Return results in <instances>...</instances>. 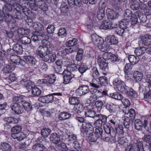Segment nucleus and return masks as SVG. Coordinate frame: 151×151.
Returning <instances> with one entry per match:
<instances>
[{
    "instance_id": "1",
    "label": "nucleus",
    "mask_w": 151,
    "mask_h": 151,
    "mask_svg": "<svg viewBox=\"0 0 151 151\" xmlns=\"http://www.w3.org/2000/svg\"><path fill=\"white\" fill-rule=\"evenodd\" d=\"M41 42L43 45L39 47L36 52L37 54L44 62L49 63L54 62L56 59L55 55L52 53L54 45L45 39L43 40Z\"/></svg>"
},
{
    "instance_id": "2",
    "label": "nucleus",
    "mask_w": 151,
    "mask_h": 151,
    "mask_svg": "<svg viewBox=\"0 0 151 151\" xmlns=\"http://www.w3.org/2000/svg\"><path fill=\"white\" fill-rule=\"evenodd\" d=\"M110 79L112 82L113 85L116 91L124 93L126 90V86L124 81L119 78L117 75H115L111 76Z\"/></svg>"
},
{
    "instance_id": "3",
    "label": "nucleus",
    "mask_w": 151,
    "mask_h": 151,
    "mask_svg": "<svg viewBox=\"0 0 151 151\" xmlns=\"http://www.w3.org/2000/svg\"><path fill=\"white\" fill-rule=\"evenodd\" d=\"M90 91L88 86L82 85L80 86L76 91V93L77 95L81 96L86 94L88 95Z\"/></svg>"
},
{
    "instance_id": "4",
    "label": "nucleus",
    "mask_w": 151,
    "mask_h": 151,
    "mask_svg": "<svg viewBox=\"0 0 151 151\" xmlns=\"http://www.w3.org/2000/svg\"><path fill=\"white\" fill-rule=\"evenodd\" d=\"M19 4L16 3L13 4V6L15 9L13 12L12 16L15 19H23V15L24 14L22 13L21 8L19 7Z\"/></svg>"
},
{
    "instance_id": "5",
    "label": "nucleus",
    "mask_w": 151,
    "mask_h": 151,
    "mask_svg": "<svg viewBox=\"0 0 151 151\" xmlns=\"http://www.w3.org/2000/svg\"><path fill=\"white\" fill-rule=\"evenodd\" d=\"M146 51V53L150 54L151 52V49L149 47L146 48L143 46H141L140 47L136 48L134 51V53L137 57L143 55Z\"/></svg>"
},
{
    "instance_id": "6",
    "label": "nucleus",
    "mask_w": 151,
    "mask_h": 151,
    "mask_svg": "<svg viewBox=\"0 0 151 151\" xmlns=\"http://www.w3.org/2000/svg\"><path fill=\"white\" fill-rule=\"evenodd\" d=\"M13 51L19 54L22 53L23 51L22 46L18 43L14 44L13 46V49H8L7 51V53L8 55H10L12 54Z\"/></svg>"
},
{
    "instance_id": "7",
    "label": "nucleus",
    "mask_w": 151,
    "mask_h": 151,
    "mask_svg": "<svg viewBox=\"0 0 151 151\" xmlns=\"http://www.w3.org/2000/svg\"><path fill=\"white\" fill-rule=\"evenodd\" d=\"M151 36L150 35H145L141 38L139 42V45L142 44V46H148L151 44Z\"/></svg>"
},
{
    "instance_id": "8",
    "label": "nucleus",
    "mask_w": 151,
    "mask_h": 151,
    "mask_svg": "<svg viewBox=\"0 0 151 151\" xmlns=\"http://www.w3.org/2000/svg\"><path fill=\"white\" fill-rule=\"evenodd\" d=\"M10 107L12 110L16 114H22L23 112L22 106L17 103H13L11 104Z\"/></svg>"
},
{
    "instance_id": "9",
    "label": "nucleus",
    "mask_w": 151,
    "mask_h": 151,
    "mask_svg": "<svg viewBox=\"0 0 151 151\" xmlns=\"http://www.w3.org/2000/svg\"><path fill=\"white\" fill-rule=\"evenodd\" d=\"M56 78L54 74H50L48 76L46 79H42V83L46 84L47 86H50L56 81Z\"/></svg>"
},
{
    "instance_id": "10",
    "label": "nucleus",
    "mask_w": 151,
    "mask_h": 151,
    "mask_svg": "<svg viewBox=\"0 0 151 151\" xmlns=\"http://www.w3.org/2000/svg\"><path fill=\"white\" fill-rule=\"evenodd\" d=\"M91 39L93 43L98 47L103 44L104 42L102 37L96 34H93L92 35Z\"/></svg>"
},
{
    "instance_id": "11",
    "label": "nucleus",
    "mask_w": 151,
    "mask_h": 151,
    "mask_svg": "<svg viewBox=\"0 0 151 151\" xmlns=\"http://www.w3.org/2000/svg\"><path fill=\"white\" fill-rule=\"evenodd\" d=\"M50 140L55 144H58L61 142L62 139L60 136L56 133H53L50 135Z\"/></svg>"
},
{
    "instance_id": "12",
    "label": "nucleus",
    "mask_w": 151,
    "mask_h": 151,
    "mask_svg": "<svg viewBox=\"0 0 151 151\" xmlns=\"http://www.w3.org/2000/svg\"><path fill=\"white\" fill-rule=\"evenodd\" d=\"M105 41L109 45L117 44L118 42L117 38L113 35H109L105 38Z\"/></svg>"
},
{
    "instance_id": "13",
    "label": "nucleus",
    "mask_w": 151,
    "mask_h": 151,
    "mask_svg": "<svg viewBox=\"0 0 151 151\" xmlns=\"http://www.w3.org/2000/svg\"><path fill=\"white\" fill-rule=\"evenodd\" d=\"M123 93L125 94L127 96L131 98H136L137 97V94L132 88H130L127 86H126V90Z\"/></svg>"
},
{
    "instance_id": "14",
    "label": "nucleus",
    "mask_w": 151,
    "mask_h": 151,
    "mask_svg": "<svg viewBox=\"0 0 151 151\" xmlns=\"http://www.w3.org/2000/svg\"><path fill=\"white\" fill-rule=\"evenodd\" d=\"M53 97L51 94L43 96L39 98L38 100L43 103H51L53 101Z\"/></svg>"
},
{
    "instance_id": "15",
    "label": "nucleus",
    "mask_w": 151,
    "mask_h": 151,
    "mask_svg": "<svg viewBox=\"0 0 151 151\" xmlns=\"http://www.w3.org/2000/svg\"><path fill=\"white\" fill-rule=\"evenodd\" d=\"M95 108L93 106H91V108L88 107L85 110V114L86 117L93 118L95 116L96 112L95 111Z\"/></svg>"
},
{
    "instance_id": "16",
    "label": "nucleus",
    "mask_w": 151,
    "mask_h": 151,
    "mask_svg": "<svg viewBox=\"0 0 151 151\" xmlns=\"http://www.w3.org/2000/svg\"><path fill=\"white\" fill-rule=\"evenodd\" d=\"M23 58L24 60H26L27 63L30 65H35L37 62L35 58L32 56H25L23 57Z\"/></svg>"
},
{
    "instance_id": "17",
    "label": "nucleus",
    "mask_w": 151,
    "mask_h": 151,
    "mask_svg": "<svg viewBox=\"0 0 151 151\" xmlns=\"http://www.w3.org/2000/svg\"><path fill=\"white\" fill-rule=\"evenodd\" d=\"M107 15L109 19L112 20L116 18L117 17V14L116 13L109 8H108L106 10Z\"/></svg>"
},
{
    "instance_id": "18",
    "label": "nucleus",
    "mask_w": 151,
    "mask_h": 151,
    "mask_svg": "<svg viewBox=\"0 0 151 151\" xmlns=\"http://www.w3.org/2000/svg\"><path fill=\"white\" fill-rule=\"evenodd\" d=\"M71 115V114L68 112H62L59 114L58 118L60 120H64L70 118Z\"/></svg>"
},
{
    "instance_id": "19",
    "label": "nucleus",
    "mask_w": 151,
    "mask_h": 151,
    "mask_svg": "<svg viewBox=\"0 0 151 151\" xmlns=\"http://www.w3.org/2000/svg\"><path fill=\"white\" fill-rule=\"evenodd\" d=\"M129 23L130 21H127L126 19H124L120 22L119 25L121 28L127 30V28L129 27Z\"/></svg>"
},
{
    "instance_id": "20",
    "label": "nucleus",
    "mask_w": 151,
    "mask_h": 151,
    "mask_svg": "<svg viewBox=\"0 0 151 151\" xmlns=\"http://www.w3.org/2000/svg\"><path fill=\"white\" fill-rule=\"evenodd\" d=\"M113 130L112 133H114L116 134H122L124 133L123 127L120 124H118Z\"/></svg>"
},
{
    "instance_id": "21",
    "label": "nucleus",
    "mask_w": 151,
    "mask_h": 151,
    "mask_svg": "<svg viewBox=\"0 0 151 151\" xmlns=\"http://www.w3.org/2000/svg\"><path fill=\"white\" fill-rule=\"evenodd\" d=\"M98 62L99 63V67L100 69L105 71L106 70H108V63L106 61H104L102 60L101 59H99L98 60Z\"/></svg>"
},
{
    "instance_id": "22",
    "label": "nucleus",
    "mask_w": 151,
    "mask_h": 151,
    "mask_svg": "<svg viewBox=\"0 0 151 151\" xmlns=\"http://www.w3.org/2000/svg\"><path fill=\"white\" fill-rule=\"evenodd\" d=\"M123 111L126 114H129V117L131 118V119L132 120L134 119L136 115V113L134 109H131L129 110L125 108L123 110Z\"/></svg>"
},
{
    "instance_id": "23",
    "label": "nucleus",
    "mask_w": 151,
    "mask_h": 151,
    "mask_svg": "<svg viewBox=\"0 0 151 151\" xmlns=\"http://www.w3.org/2000/svg\"><path fill=\"white\" fill-rule=\"evenodd\" d=\"M111 22H107L106 21H103L99 27L101 29H111Z\"/></svg>"
},
{
    "instance_id": "24",
    "label": "nucleus",
    "mask_w": 151,
    "mask_h": 151,
    "mask_svg": "<svg viewBox=\"0 0 151 151\" xmlns=\"http://www.w3.org/2000/svg\"><path fill=\"white\" fill-rule=\"evenodd\" d=\"M0 149L3 151H10L12 149V147L9 144L3 142L1 143Z\"/></svg>"
},
{
    "instance_id": "25",
    "label": "nucleus",
    "mask_w": 151,
    "mask_h": 151,
    "mask_svg": "<svg viewBox=\"0 0 151 151\" xmlns=\"http://www.w3.org/2000/svg\"><path fill=\"white\" fill-rule=\"evenodd\" d=\"M24 97L22 95H19L14 97L12 99L14 103H21V104L24 100Z\"/></svg>"
},
{
    "instance_id": "26",
    "label": "nucleus",
    "mask_w": 151,
    "mask_h": 151,
    "mask_svg": "<svg viewBox=\"0 0 151 151\" xmlns=\"http://www.w3.org/2000/svg\"><path fill=\"white\" fill-rule=\"evenodd\" d=\"M91 75L93 78L92 79L96 80L99 78V74L96 67H93L91 70Z\"/></svg>"
},
{
    "instance_id": "27",
    "label": "nucleus",
    "mask_w": 151,
    "mask_h": 151,
    "mask_svg": "<svg viewBox=\"0 0 151 151\" xmlns=\"http://www.w3.org/2000/svg\"><path fill=\"white\" fill-rule=\"evenodd\" d=\"M133 77L137 82L140 81L143 78V75L141 72L135 71L133 75Z\"/></svg>"
},
{
    "instance_id": "28",
    "label": "nucleus",
    "mask_w": 151,
    "mask_h": 151,
    "mask_svg": "<svg viewBox=\"0 0 151 151\" xmlns=\"http://www.w3.org/2000/svg\"><path fill=\"white\" fill-rule=\"evenodd\" d=\"M134 128L138 130L142 129L143 127L142 123L139 119H136L134 121Z\"/></svg>"
},
{
    "instance_id": "29",
    "label": "nucleus",
    "mask_w": 151,
    "mask_h": 151,
    "mask_svg": "<svg viewBox=\"0 0 151 151\" xmlns=\"http://www.w3.org/2000/svg\"><path fill=\"white\" fill-rule=\"evenodd\" d=\"M100 85L103 86H106L108 84V80L105 76H102L99 77Z\"/></svg>"
},
{
    "instance_id": "30",
    "label": "nucleus",
    "mask_w": 151,
    "mask_h": 151,
    "mask_svg": "<svg viewBox=\"0 0 151 151\" xmlns=\"http://www.w3.org/2000/svg\"><path fill=\"white\" fill-rule=\"evenodd\" d=\"M15 68V66L12 65H6L3 69L4 73H8L12 72Z\"/></svg>"
},
{
    "instance_id": "31",
    "label": "nucleus",
    "mask_w": 151,
    "mask_h": 151,
    "mask_svg": "<svg viewBox=\"0 0 151 151\" xmlns=\"http://www.w3.org/2000/svg\"><path fill=\"white\" fill-rule=\"evenodd\" d=\"M88 95L90 96L87 101L89 103L93 104L96 102L97 100V96L96 94H95L93 92L91 91V92L89 93Z\"/></svg>"
},
{
    "instance_id": "32",
    "label": "nucleus",
    "mask_w": 151,
    "mask_h": 151,
    "mask_svg": "<svg viewBox=\"0 0 151 151\" xmlns=\"http://www.w3.org/2000/svg\"><path fill=\"white\" fill-rule=\"evenodd\" d=\"M78 42L77 39L73 38L72 40H69L66 43V45L68 47L75 46V49H77L78 47L76 46V45Z\"/></svg>"
},
{
    "instance_id": "33",
    "label": "nucleus",
    "mask_w": 151,
    "mask_h": 151,
    "mask_svg": "<svg viewBox=\"0 0 151 151\" xmlns=\"http://www.w3.org/2000/svg\"><path fill=\"white\" fill-rule=\"evenodd\" d=\"M46 149L45 146L41 143H37L32 147V149L35 151H41L43 150H45Z\"/></svg>"
},
{
    "instance_id": "34",
    "label": "nucleus",
    "mask_w": 151,
    "mask_h": 151,
    "mask_svg": "<svg viewBox=\"0 0 151 151\" xmlns=\"http://www.w3.org/2000/svg\"><path fill=\"white\" fill-rule=\"evenodd\" d=\"M116 106L113 104H107L106 106V109L111 113H114L116 111Z\"/></svg>"
},
{
    "instance_id": "35",
    "label": "nucleus",
    "mask_w": 151,
    "mask_h": 151,
    "mask_svg": "<svg viewBox=\"0 0 151 151\" xmlns=\"http://www.w3.org/2000/svg\"><path fill=\"white\" fill-rule=\"evenodd\" d=\"M139 57L133 55H130L128 57V60L129 62L132 65H134L137 63L139 60Z\"/></svg>"
},
{
    "instance_id": "36",
    "label": "nucleus",
    "mask_w": 151,
    "mask_h": 151,
    "mask_svg": "<svg viewBox=\"0 0 151 151\" xmlns=\"http://www.w3.org/2000/svg\"><path fill=\"white\" fill-rule=\"evenodd\" d=\"M10 59L11 61L16 65H19V62L20 61V58L15 55H12L10 56Z\"/></svg>"
},
{
    "instance_id": "37",
    "label": "nucleus",
    "mask_w": 151,
    "mask_h": 151,
    "mask_svg": "<svg viewBox=\"0 0 151 151\" xmlns=\"http://www.w3.org/2000/svg\"><path fill=\"white\" fill-rule=\"evenodd\" d=\"M132 67L133 65L131 63H127L124 69L125 75H128L130 74Z\"/></svg>"
},
{
    "instance_id": "38",
    "label": "nucleus",
    "mask_w": 151,
    "mask_h": 151,
    "mask_svg": "<svg viewBox=\"0 0 151 151\" xmlns=\"http://www.w3.org/2000/svg\"><path fill=\"white\" fill-rule=\"evenodd\" d=\"M22 104L23 105L24 109L27 111H30L32 109V106L31 104L24 100Z\"/></svg>"
},
{
    "instance_id": "39",
    "label": "nucleus",
    "mask_w": 151,
    "mask_h": 151,
    "mask_svg": "<svg viewBox=\"0 0 151 151\" xmlns=\"http://www.w3.org/2000/svg\"><path fill=\"white\" fill-rule=\"evenodd\" d=\"M22 81L24 83V86L27 89H30L33 88L32 86L33 85V84L29 80H26L25 81V80H23Z\"/></svg>"
},
{
    "instance_id": "40",
    "label": "nucleus",
    "mask_w": 151,
    "mask_h": 151,
    "mask_svg": "<svg viewBox=\"0 0 151 151\" xmlns=\"http://www.w3.org/2000/svg\"><path fill=\"white\" fill-rule=\"evenodd\" d=\"M107 43L106 42H104L99 47V49L103 52H108L109 50V46L107 44Z\"/></svg>"
},
{
    "instance_id": "41",
    "label": "nucleus",
    "mask_w": 151,
    "mask_h": 151,
    "mask_svg": "<svg viewBox=\"0 0 151 151\" xmlns=\"http://www.w3.org/2000/svg\"><path fill=\"white\" fill-rule=\"evenodd\" d=\"M84 108L82 105L77 104L75 105L74 109L77 113L79 114L81 113L83 111Z\"/></svg>"
},
{
    "instance_id": "42",
    "label": "nucleus",
    "mask_w": 151,
    "mask_h": 151,
    "mask_svg": "<svg viewBox=\"0 0 151 151\" xmlns=\"http://www.w3.org/2000/svg\"><path fill=\"white\" fill-rule=\"evenodd\" d=\"M30 32L29 29H24L23 28H18L17 32L22 35H28Z\"/></svg>"
},
{
    "instance_id": "43",
    "label": "nucleus",
    "mask_w": 151,
    "mask_h": 151,
    "mask_svg": "<svg viewBox=\"0 0 151 151\" xmlns=\"http://www.w3.org/2000/svg\"><path fill=\"white\" fill-rule=\"evenodd\" d=\"M132 15V11L129 10L127 9L124 13V19L127 21H130Z\"/></svg>"
},
{
    "instance_id": "44",
    "label": "nucleus",
    "mask_w": 151,
    "mask_h": 151,
    "mask_svg": "<svg viewBox=\"0 0 151 151\" xmlns=\"http://www.w3.org/2000/svg\"><path fill=\"white\" fill-rule=\"evenodd\" d=\"M51 130L48 128H43L41 129V133L44 137H47L51 132Z\"/></svg>"
},
{
    "instance_id": "45",
    "label": "nucleus",
    "mask_w": 151,
    "mask_h": 151,
    "mask_svg": "<svg viewBox=\"0 0 151 151\" xmlns=\"http://www.w3.org/2000/svg\"><path fill=\"white\" fill-rule=\"evenodd\" d=\"M22 43L24 45L30 44L31 41L30 38L27 36L22 37L20 38Z\"/></svg>"
},
{
    "instance_id": "46",
    "label": "nucleus",
    "mask_w": 151,
    "mask_h": 151,
    "mask_svg": "<svg viewBox=\"0 0 151 151\" xmlns=\"http://www.w3.org/2000/svg\"><path fill=\"white\" fill-rule=\"evenodd\" d=\"M5 121L6 123L15 124L18 123V120L15 118L9 117L6 118Z\"/></svg>"
},
{
    "instance_id": "47",
    "label": "nucleus",
    "mask_w": 151,
    "mask_h": 151,
    "mask_svg": "<svg viewBox=\"0 0 151 151\" xmlns=\"http://www.w3.org/2000/svg\"><path fill=\"white\" fill-rule=\"evenodd\" d=\"M88 69L87 66L84 63L81 64L78 67V71L80 73L82 74L85 72Z\"/></svg>"
},
{
    "instance_id": "48",
    "label": "nucleus",
    "mask_w": 151,
    "mask_h": 151,
    "mask_svg": "<svg viewBox=\"0 0 151 151\" xmlns=\"http://www.w3.org/2000/svg\"><path fill=\"white\" fill-rule=\"evenodd\" d=\"M102 132L103 130L101 128H97L95 129L94 134L98 138L99 137H101V138H104L102 135Z\"/></svg>"
},
{
    "instance_id": "49",
    "label": "nucleus",
    "mask_w": 151,
    "mask_h": 151,
    "mask_svg": "<svg viewBox=\"0 0 151 151\" xmlns=\"http://www.w3.org/2000/svg\"><path fill=\"white\" fill-rule=\"evenodd\" d=\"M110 96L113 99L119 100H121L123 97L121 94L117 92L110 93Z\"/></svg>"
},
{
    "instance_id": "50",
    "label": "nucleus",
    "mask_w": 151,
    "mask_h": 151,
    "mask_svg": "<svg viewBox=\"0 0 151 151\" xmlns=\"http://www.w3.org/2000/svg\"><path fill=\"white\" fill-rule=\"evenodd\" d=\"M14 134L15 135L12 136V137L14 139H17L18 141H21L24 138V135L22 132Z\"/></svg>"
},
{
    "instance_id": "51",
    "label": "nucleus",
    "mask_w": 151,
    "mask_h": 151,
    "mask_svg": "<svg viewBox=\"0 0 151 151\" xmlns=\"http://www.w3.org/2000/svg\"><path fill=\"white\" fill-rule=\"evenodd\" d=\"M32 93L34 96H38L41 94V91L39 88L35 87L32 88Z\"/></svg>"
},
{
    "instance_id": "52",
    "label": "nucleus",
    "mask_w": 151,
    "mask_h": 151,
    "mask_svg": "<svg viewBox=\"0 0 151 151\" xmlns=\"http://www.w3.org/2000/svg\"><path fill=\"white\" fill-rule=\"evenodd\" d=\"M140 6L139 3L137 1H134L132 2L130 5V7L133 10H138Z\"/></svg>"
},
{
    "instance_id": "53",
    "label": "nucleus",
    "mask_w": 151,
    "mask_h": 151,
    "mask_svg": "<svg viewBox=\"0 0 151 151\" xmlns=\"http://www.w3.org/2000/svg\"><path fill=\"white\" fill-rule=\"evenodd\" d=\"M57 145L58 148L62 151H68V148L65 144L63 143L61 141V142L58 144Z\"/></svg>"
},
{
    "instance_id": "54",
    "label": "nucleus",
    "mask_w": 151,
    "mask_h": 151,
    "mask_svg": "<svg viewBox=\"0 0 151 151\" xmlns=\"http://www.w3.org/2000/svg\"><path fill=\"white\" fill-rule=\"evenodd\" d=\"M12 6L11 4H5L3 7V12L5 13L12 11Z\"/></svg>"
},
{
    "instance_id": "55",
    "label": "nucleus",
    "mask_w": 151,
    "mask_h": 151,
    "mask_svg": "<svg viewBox=\"0 0 151 151\" xmlns=\"http://www.w3.org/2000/svg\"><path fill=\"white\" fill-rule=\"evenodd\" d=\"M105 12L104 9H101L98 12L97 17L99 20H102L105 16Z\"/></svg>"
},
{
    "instance_id": "56",
    "label": "nucleus",
    "mask_w": 151,
    "mask_h": 151,
    "mask_svg": "<svg viewBox=\"0 0 151 151\" xmlns=\"http://www.w3.org/2000/svg\"><path fill=\"white\" fill-rule=\"evenodd\" d=\"M50 94L53 97V101L59 100L61 99L62 96V94L60 93H54Z\"/></svg>"
},
{
    "instance_id": "57",
    "label": "nucleus",
    "mask_w": 151,
    "mask_h": 151,
    "mask_svg": "<svg viewBox=\"0 0 151 151\" xmlns=\"http://www.w3.org/2000/svg\"><path fill=\"white\" fill-rule=\"evenodd\" d=\"M62 61L63 66L68 67L71 64V60L67 58H63Z\"/></svg>"
},
{
    "instance_id": "58",
    "label": "nucleus",
    "mask_w": 151,
    "mask_h": 151,
    "mask_svg": "<svg viewBox=\"0 0 151 151\" xmlns=\"http://www.w3.org/2000/svg\"><path fill=\"white\" fill-rule=\"evenodd\" d=\"M79 98L76 97H72L69 99V103L72 105H76L78 103Z\"/></svg>"
},
{
    "instance_id": "59",
    "label": "nucleus",
    "mask_w": 151,
    "mask_h": 151,
    "mask_svg": "<svg viewBox=\"0 0 151 151\" xmlns=\"http://www.w3.org/2000/svg\"><path fill=\"white\" fill-rule=\"evenodd\" d=\"M108 124L112 128V129H113L114 127L118 124V123H117L116 121L115 118L111 119L109 121Z\"/></svg>"
},
{
    "instance_id": "60",
    "label": "nucleus",
    "mask_w": 151,
    "mask_h": 151,
    "mask_svg": "<svg viewBox=\"0 0 151 151\" xmlns=\"http://www.w3.org/2000/svg\"><path fill=\"white\" fill-rule=\"evenodd\" d=\"M78 65H76L72 64L70 65L67 68L70 72H73V71H77L78 70L77 68H78Z\"/></svg>"
},
{
    "instance_id": "61",
    "label": "nucleus",
    "mask_w": 151,
    "mask_h": 151,
    "mask_svg": "<svg viewBox=\"0 0 151 151\" xmlns=\"http://www.w3.org/2000/svg\"><path fill=\"white\" fill-rule=\"evenodd\" d=\"M95 105L98 109V111H100L103 105V102L101 100H98L95 102Z\"/></svg>"
},
{
    "instance_id": "62",
    "label": "nucleus",
    "mask_w": 151,
    "mask_h": 151,
    "mask_svg": "<svg viewBox=\"0 0 151 151\" xmlns=\"http://www.w3.org/2000/svg\"><path fill=\"white\" fill-rule=\"evenodd\" d=\"M129 29L126 30L123 29L121 28L120 27L117 28L115 30L116 33L119 35L122 36L124 32H127L128 31Z\"/></svg>"
},
{
    "instance_id": "63",
    "label": "nucleus",
    "mask_w": 151,
    "mask_h": 151,
    "mask_svg": "<svg viewBox=\"0 0 151 151\" xmlns=\"http://www.w3.org/2000/svg\"><path fill=\"white\" fill-rule=\"evenodd\" d=\"M73 78L72 75L70 74L65 75L63 76L64 83L65 84H67L70 82L71 80Z\"/></svg>"
},
{
    "instance_id": "64",
    "label": "nucleus",
    "mask_w": 151,
    "mask_h": 151,
    "mask_svg": "<svg viewBox=\"0 0 151 151\" xmlns=\"http://www.w3.org/2000/svg\"><path fill=\"white\" fill-rule=\"evenodd\" d=\"M58 34V36H61L62 37H65L67 35L66 30L64 28H61L59 29Z\"/></svg>"
}]
</instances>
